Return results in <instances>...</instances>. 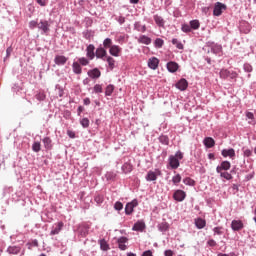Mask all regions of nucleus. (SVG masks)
<instances>
[{"mask_svg":"<svg viewBox=\"0 0 256 256\" xmlns=\"http://www.w3.org/2000/svg\"><path fill=\"white\" fill-rule=\"evenodd\" d=\"M243 153L244 157H251L253 155V151H251L250 149L244 150Z\"/></svg>","mask_w":256,"mask_h":256,"instance_id":"obj_62","label":"nucleus"},{"mask_svg":"<svg viewBox=\"0 0 256 256\" xmlns=\"http://www.w3.org/2000/svg\"><path fill=\"white\" fill-rule=\"evenodd\" d=\"M139 205V201L137 199H133L131 202H128L125 206V214L132 215L133 211H135V207Z\"/></svg>","mask_w":256,"mask_h":256,"instance_id":"obj_4","label":"nucleus"},{"mask_svg":"<svg viewBox=\"0 0 256 256\" xmlns=\"http://www.w3.org/2000/svg\"><path fill=\"white\" fill-rule=\"evenodd\" d=\"M129 238L125 237V236H121L120 238L117 239V243H118V249H120V251H127V245H125V243H128Z\"/></svg>","mask_w":256,"mask_h":256,"instance_id":"obj_10","label":"nucleus"},{"mask_svg":"<svg viewBox=\"0 0 256 256\" xmlns=\"http://www.w3.org/2000/svg\"><path fill=\"white\" fill-rule=\"evenodd\" d=\"M80 125H82L83 129H87L89 127V118H82Z\"/></svg>","mask_w":256,"mask_h":256,"instance_id":"obj_47","label":"nucleus"},{"mask_svg":"<svg viewBox=\"0 0 256 256\" xmlns=\"http://www.w3.org/2000/svg\"><path fill=\"white\" fill-rule=\"evenodd\" d=\"M95 57L96 59H101L102 61H105V59H107V50L103 47V45H100L96 49Z\"/></svg>","mask_w":256,"mask_h":256,"instance_id":"obj_6","label":"nucleus"},{"mask_svg":"<svg viewBox=\"0 0 256 256\" xmlns=\"http://www.w3.org/2000/svg\"><path fill=\"white\" fill-rule=\"evenodd\" d=\"M132 231H145V222L143 221H137L134 226L132 227Z\"/></svg>","mask_w":256,"mask_h":256,"instance_id":"obj_23","label":"nucleus"},{"mask_svg":"<svg viewBox=\"0 0 256 256\" xmlns=\"http://www.w3.org/2000/svg\"><path fill=\"white\" fill-rule=\"evenodd\" d=\"M220 174V177H222L223 179H226V181H231V179H233V175H231V173L229 172H218Z\"/></svg>","mask_w":256,"mask_h":256,"instance_id":"obj_43","label":"nucleus"},{"mask_svg":"<svg viewBox=\"0 0 256 256\" xmlns=\"http://www.w3.org/2000/svg\"><path fill=\"white\" fill-rule=\"evenodd\" d=\"M78 232L81 237H87V235H89V227L81 226L79 227Z\"/></svg>","mask_w":256,"mask_h":256,"instance_id":"obj_32","label":"nucleus"},{"mask_svg":"<svg viewBox=\"0 0 256 256\" xmlns=\"http://www.w3.org/2000/svg\"><path fill=\"white\" fill-rule=\"evenodd\" d=\"M176 89H179V91H186L189 87V82H187V79L181 78L176 84Z\"/></svg>","mask_w":256,"mask_h":256,"instance_id":"obj_9","label":"nucleus"},{"mask_svg":"<svg viewBox=\"0 0 256 256\" xmlns=\"http://www.w3.org/2000/svg\"><path fill=\"white\" fill-rule=\"evenodd\" d=\"M138 43H141L142 45H151V38L146 35H141L138 38Z\"/></svg>","mask_w":256,"mask_h":256,"instance_id":"obj_28","label":"nucleus"},{"mask_svg":"<svg viewBox=\"0 0 256 256\" xmlns=\"http://www.w3.org/2000/svg\"><path fill=\"white\" fill-rule=\"evenodd\" d=\"M32 151H34V153H39V151H41V142H34L32 144Z\"/></svg>","mask_w":256,"mask_h":256,"instance_id":"obj_45","label":"nucleus"},{"mask_svg":"<svg viewBox=\"0 0 256 256\" xmlns=\"http://www.w3.org/2000/svg\"><path fill=\"white\" fill-rule=\"evenodd\" d=\"M245 225L243 224V221L241 220H232L231 222V229L232 231H241Z\"/></svg>","mask_w":256,"mask_h":256,"instance_id":"obj_12","label":"nucleus"},{"mask_svg":"<svg viewBox=\"0 0 256 256\" xmlns=\"http://www.w3.org/2000/svg\"><path fill=\"white\" fill-rule=\"evenodd\" d=\"M122 171L126 174L131 173L133 171V165L129 162L124 163V165H122Z\"/></svg>","mask_w":256,"mask_h":256,"instance_id":"obj_33","label":"nucleus"},{"mask_svg":"<svg viewBox=\"0 0 256 256\" xmlns=\"http://www.w3.org/2000/svg\"><path fill=\"white\" fill-rule=\"evenodd\" d=\"M105 177H106L107 181H114L115 178L117 177V174H115V172H107L105 174Z\"/></svg>","mask_w":256,"mask_h":256,"instance_id":"obj_46","label":"nucleus"},{"mask_svg":"<svg viewBox=\"0 0 256 256\" xmlns=\"http://www.w3.org/2000/svg\"><path fill=\"white\" fill-rule=\"evenodd\" d=\"M94 93H103V86L100 84H96L93 87Z\"/></svg>","mask_w":256,"mask_h":256,"instance_id":"obj_53","label":"nucleus"},{"mask_svg":"<svg viewBox=\"0 0 256 256\" xmlns=\"http://www.w3.org/2000/svg\"><path fill=\"white\" fill-rule=\"evenodd\" d=\"M172 182L174 185H177L178 183H181V174H176L172 177Z\"/></svg>","mask_w":256,"mask_h":256,"instance_id":"obj_51","label":"nucleus"},{"mask_svg":"<svg viewBox=\"0 0 256 256\" xmlns=\"http://www.w3.org/2000/svg\"><path fill=\"white\" fill-rule=\"evenodd\" d=\"M101 251H109L110 247L106 239H100L98 241Z\"/></svg>","mask_w":256,"mask_h":256,"instance_id":"obj_31","label":"nucleus"},{"mask_svg":"<svg viewBox=\"0 0 256 256\" xmlns=\"http://www.w3.org/2000/svg\"><path fill=\"white\" fill-rule=\"evenodd\" d=\"M115 21H117V23H119V25H123L125 23V17L118 16L115 18Z\"/></svg>","mask_w":256,"mask_h":256,"instance_id":"obj_59","label":"nucleus"},{"mask_svg":"<svg viewBox=\"0 0 256 256\" xmlns=\"http://www.w3.org/2000/svg\"><path fill=\"white\" fill-rule=\"evenodd\" d=\"M223 11H227V5L221 2H216L213 9L214 17H221V15H223Z\"/></svg>","mask_w":256,"mask_h":256,"instance_id":"obj_3","label":"nucleus"},{"mask_svg":"<svg viewBox=\"0 0 256 256\" xmlns=\"http://www.w3.org/2000/svg\"><path fill=\"white\" fill-rule=\"evenodd\" d=\"M7 253H9L10 255H18V253H21V247L10 246L7 248Z\"/></svg>","mask_w":256,"mask_h":256,"instance_id":"obj_27","label":"nucleus"},{"mask_svg":"<svg viewBox=\"0 0 256 256\" xmlns=\"http://www.w3.org/2000/svg\"><path fill=\"white\" fill-rule=\"evenodd\" d=\"M157 227L160 233H167V231H169V223L167 222H161Z\"/></svg>","mask_w":256,"mask_h":256,"instance_id":"obj_29","label":"nucleus"},{"mask_svg":"<svg viewBox=\"0 0 256 256\" xmlns=\"http://www.w3.org/2000/svg\"><path fill=\"white\" fill-rule=\"evenodd\" d=\"M158 175H161V171L156 170V172H154V171H151V170H150V171H148V173H147L145 179H146V181H148V182L157 181V176H158Z\"/></svg>","mask_w":256,"mask_h":256,"instance_id":"obj_13","label":"nucleus"},{"mask_svg":"<svg viewBox=\"0 0 256 256\" xmlns=\"http://www.w3.org/2000/svg\"><path fill=\"white\" fill-rule=\"evenodd\" d=\"M121 51L122 48L119 47V45H112L109 49V53L112 55V57H119V55H121Z\"/></svg>","mask_w":256,"mask_h":256,"instance_id":"obj_16","label":"nucleus"},{"mask_svg":"<svg viewBox=\"0 0 256 256\" xmlns=\"http://www.w3.org/2000/svg\"><path fill=\"white\" fill-rule=\"evenodd\" d=\"M79 65H82L83 67H86V65H89V59L85 57H81L78 59Z\"/></svg>","mask_w":256,"mask_h":256,"instance_id":"obj_49","label":"nucleus"},{"mask_svg":"<svg viewBox=\"0 0 256 256\" xmlns=\"http://www.w3.org/2000/svg\"><path fill=\"white\" fill-rule=\"evenodd\" d=\"M95 45L90 44L87 46L86 48V57H88V59H90V61H93V59H95Z\"/></svg>","mask_w":256,"mask_h":256,"instance_id":"obj_11","label":"nucleus"},{"mask_svg":"<svg viewBox=\"0 0 256 256\" xmlns=\"http://www.w3.org/2000/svg\"><path fill=\"white\" fill-rule=\"evenodd\" d=\"M113 47V40L111 38H106L103 41V48L104 49H111Z\"/></svg>","mask_w":256,"mask_h":256,"instance_id":"obj_38","label":"nucleus"},{"mask_svg":"<svg viewBox=\"0 0 256 256\" xmlns=\"http://www.w3.org/2000/svg\"><path fill=\"white\" fill-rule=\"evenodd\" d=\"M11 193H13V187H11V186L4 187L3 197H9V195H11Z\"/></svg>","mask_w":256,"mask_h":256,"instance_id":"obj_42","label":"nucleus"},{"mask_svg":"<svg viewBox=\"0 0 256 256\" xmlns=\"http://www.w3.org/2000/svg\"><path fill=\"white\" fill-rule=\"evenodd\" d=\"M203 143L206 149H212V147H215V139L212 137L204 138Z\"/></svg>","mask_w":256,"mask_h":256,"instance_id":"obj_21","label":"nucleus"},{"mask_svg":"<svg viewBox=\"0 0 256 256\" xmlns=\"http://www.w3.org/2000/svg\"><path fill=\"white\" fill-rule=\"evenodd\" d=\"M183 183H184V185H188L189 187H194L195 180H193L189 177H186V178L183 179Z\"/></svg>","mask_w":256,"mask_h":256,"instance_id":"obj_44","label":"nucleus"},{"mask_svg":"<svg viewBox=\"0 0 256 256\" xmlns=\"http://www.w3.org/2000/svg\"><path fill=\"white\" fill-rule=\"evenodd\" d=\"M194 223L197 229H204L205 225H207V221L203 218H196Z\"/></svg>","mask_w":256,"mask_h":256,"instance_id":"obj_25","label":"nucleus"},{"mask_svg":"<svg viewBox=\"0 0 256 256\" xmlns=\"http://www.w3.org/2000/svg\"><path fill=\"white\" fill-rule=\"evenodd\" d=\"M164 255L165 256H173V255H175V253L173 252V250H165Z\"/></svg>","mask_w":256,"mask_h":256,"instance_id":"obj_64","label":"nucleus"},{"mask_svg":"<svg viewBox=\"0 0 256 256\" xmlns=\"http://www.w3.org/2000/svg\"><path fill=\"white\" fill-rule=\"evenodd\" d=\"M201 27V23H199V20H191L190 21V28L194 31H197Z\"/></svg>","mask_w":256,"mask_h":256,"instance_id":"obj_39","label":"nucleus"},{"mask_svg":"<svg viewBox=\"0 0 256 256\" xmlns=\"http://www.w3.org/2000/svg\"><path fill=\"white\" fill-rule=\"evenodd\" d=\"M148 67L150 69H153V71H155V69L159 67V59H157L156 57L150 58L148 60Z\"/></svg>","mask_w":256,"mask_h":256,"instance_id":"obj_20","label":"nucleus"},{"mask_svg":"<svg viewBox=\"0 0 256 256\" xmlns=\"http://www.w3.org/2000/svg\"><path fill=\"white\" fill-rule=\"evenodd\" d=\"M174 157H176V159H178V161H181V159H183V152H181V151H177L176 153H175V155H173Z\"/></svg>","mask_w":256,"mask_h":256,"instance_id":"obj_60","label":"nucleus"},{"mask_svg":"<svg viewBox=\"0 0 256 256\" xmlns=\"http://www.w3.org/2000/svg\"><path fill=\"white\" fill-rule=\"evenodd\" d=\"M221 155L222 157H230V159H233V157H235V149L233 148H229V149H223L221 151Z\"/></svg>","mask_w":256,"mask_h":256,"instance_id":"obj_19","label":"nucleus"},{"mask_svg":"<svg viewBox=\"0 0 256 256\" xmlns=\"http://www.w3.org/2000/svg\"><path fill=\"white\" fill-rule=\"evenodd\" d=\"M38 30H40L41 35H47V33L51 31V24L49 23V21L41 19L38 22Z\"/></svg>","mask_w":256,"mask_h":256,"instance_id":"obj_2","label":"nucleus"},{"mask_svg":"<svg viewBox=\"0 0 256 256\" xmlns=\"http://www.w3.org/2000/svg\"><path fill=\"white\" fill-rule=\"evenodd\" d=\"M243 69L245 73H251V71H253V66H251L249 63H245Z\"/></svg>","mask_w":256,"mask_h":256,"instance_id":"obj_55","label":"nucleus"},{"mask_svg":"<svg viewBox=\"0 0 256 256\" xmlns=\"http://www.w3.org/2000/svg\"><path fill=\"white\" fill-rule=\"evenodd\" d=\"M61 229H63V222H58L53 226L50 235H59V233H61Z\"/></svg>","mask_w":256,"mask_h":256,"instance_id":"obj_22","label":"nucleus"},{"mask_svg":"<svg viewBox=\"0 0 256 256\" xmlns=\"http://www.w3.org/2000/svg\"><path fill=\"white\" fill-rule=\"evenodd\" d=\"M94 201H95V203H97V205H101V203H103V201H104V198L102 195L98 194L94 197Z\"/></svg>","mask_w":256,"mask_h":256,"instance_id":"obj_54","label":"nucleus"},{"mask_svg":"<svg viewBox=\"0 0 256 256\" xmlns=\"http://www.w3.org/2000/svg\"><path fill=\"white\" fill-rule=\"evenodd\" d=\"M207 245H209V247H216L217 242L214 239H210L207 241Z\"/></svg>","mask_w":256,"mask_h":256,"instance_id":"obj_61","label":"nucleus"},{"mask_svg":"<svg viewBox=\"0 0 256 256\" xmlns=\"http://www.w3.org/2000/svg\"><path fill=\"white\" fill-rule=\"evenodd\" d=\"M87 75L91 79H99V77H101V70H99V68H93L88 70Z\"/></svg>","mask_w":256,"mask_h":256,"instance_id":"obj_14","label":"nucleus"},{"mask_svg":"<svg viewBox=\"0 0 256 256\" xmlns=\"http://www.w3.org/2000/svg\"><path fill=\"white\" fill-rule=\"evenodd\" d=\"M36 3H38L40 7H47L49 0H36Z\"/></svg>","mask_w":256,"mask_h":256,"instance_id":"obj_57","label":"nucleus"},{"mask_svg":"<svg viewBox=\"0 0 256 256\" xmlns=\"http://www.w3.org/2000/svg\"><path fill=\"white\" fill-rule=\"evenodd\" d=\"M163 45H165V41L161 38H156L154 41V46L156 47V49H161V47H163Z\"/></svg>","mask_w":256,"mask_h":256,"instance_id":"obj_41","label":"nucleus"},{"mask_svg":"<svg viewBox=\"0 0 256 256\" xmlns=\"http://www.w3.org/2000/svg\"><path fill=\"white\" fill-rule=\"evenodd\" d=\"M166 67L169 73H177L179 64L177 62L170 61L167 63Z\"/></svg>","mask_w":256,"mask_h":256,"instance_id":"obj_17","label":"nucleus"},{"mask_svg":"<svg viewBox=\"0 0 256 256\" xmlns=\"http://www.w3.org/2000/svg\"><path fill=\"white\" fill-rule=\"evenodd\" d=\"M187 197V193L183 190H176L173 194L174 201H178L179 203L185 201V198Z\"/></svg>","mask_w":256,"mask_h":256,"instance_id":"obj_7","label":"nucleus"},{"mask_svg":"<svg viewBox=\"0 0 256 256\" xmlns=\"http://www.w3.org/2000/svg\"><path fill=\"white\" fill-rule=\"evenodd\" d=\"M158 141L161 145H169V136L162 134L158 137Z\"/></svg>","mask_w":256,"mask_h":256,"instance_id":"obj_36","label":"nucleus"},{"mask_svg":"<svg viewBox=\"0 0 256 256\" xmlns=\"http://www.w3.org/2000/svg\"><path fill=\"white\" fill-rule=\"evenodd\" d=\"M237 72L235 71H229L227 69H222L220 71V77L221 79H237Z\"/></svg>","mask_w":256,"mask_h":256,"instance_id":"obj_5","label":"nucleus"},{"mask_svg":"<svg viewBox=\"0 0 256 256\" xmlns=\"http://www.w3.org/2000/svg\"><path fill=\"white\" fill-rule=\"evenodd\" d=\"M105 61L108 63L110 69H115V59L111 56H106Z\"/></svg>","mask_w":256,"mask_h":256,"instance_id":"obj_37","label":"nucleus"},{"mask_svg":"<svg viewBox=\"0 0 256 256\" xmlns=\"http://www.w3.org/2000/svg\"><path fill=\"white\" fill-rule=\"evenodd\" d=\"M134 29L136 31H139L140 33H145V31H147V26L142 25L141 22H135L134 23Z\"/></svg>","mask_w":256,"mask_h":256,"instance_id":"obj_30","label":"nucleus"},{"mask_svg":"<svg viewBox=\"0 0 256 256\" xmlns=\"http://www.w3.org/2000/svg\"><path fill=\"white\" fill-rule=\"evenodd\" d=\"M207 47L210 48L211 53L217 57H223V46L212 41L206 43Z\"/></svg>","mask_w":256,"mask_h":256,"instance_id":"obj_1","label":"nucleus"},{"mask_svg":"<svg viewBox=\"0 0 256 256\" xmlns=\"http://www.w3.org/2000/svg\"><path fill=\"white\" fill-rule=\"evenodd\" d=\"M181 31H183V33H191V31H192L191 25L182 24Z\"/></svg>","mask_w":256,"mask_h":256,"instance_id":"obj_48","label":"nucleus"},{"mask_svg":"<svg viewBox=\"0 0 256 256\" xmlns=\"http://www.w3.org/2000/svg\"><path fill=\"white\" fill-rule=\"evenodd\" d=\"M72 71L75 75H81V73H83V68H81V64H79V62H73Z\"/></svg>","mask_w":256,"mask_h":256,"instance_id":"obj_24","label":"nucleus"},{"mask_svg":"<svg viewBox=\"0 0 256 256\" xmlns=\"http://www.w3.org/2000/svg\"><path fill=\"white\" fill-rule=\"evenodd\" d=\"M114 209L115 211H123V203L120 201L115 202Z\"/></svg>","mask_w":256,"mask_h":256,"instance_id":"obj_52","label":"nucleus"},{"mask_svg":"<svg viewBox=\"0 0 256 256\" xmlns=\"http://www.w3.org/2000/svg\"><path fill=\"white\" fill-rule=\"evenodd\" d=\"M153 19L158 27H165V19L159 15H154Z\"/></svg>","mask_w":256,"mask_h":256,"instance_id":"obj_26","label":"nucleus"},{"mask_svg":"<svg viewBox=\"0 0 256 256\" xmlns=\"http://www.w3.org/2000/svg\"><path fill=\"white\" fill-rule=\"evenodd\" d=\"M42 143L44 144L45 149H52L53 147V142L49 137H45L44 139H42Z\"/></svg>","mask_w":256,"mask_h":256,"instance_id":"obj_34","label":"nucleus"},{"mask_svg":"<svg viewBox=\"0 0 256 256\" xmlns=\"http://www.w3.org/2000/svg\"><path fill=\"white\" fill-rule=\"evenodd\" d=\"M217 256H237V254H235V252H230L229 254L218 253Z\"/></svg>","mask_w":256,"mask_h":256,"instance_id":"obj_63","label":"nucleus"},{"mask_svg":"<svg viewBox=\"0 0 256 256\" xmlns=\"http://www.w3.org/2000/svg\"><path fill=\"white\" fill-rule=\"evenodd\" d=\"M172 45H175L176 49H180V50L184 49L183 43L179 41L177 38L172 39Z\"/></svg>","mask_w":256,"mask_h":256,"instance_id":"obj_40","label":"nucleus"},{"mask_svg":"<svg viewBox=\"0 0 256 256\" xmlns=\"http://www.w3.org/2000/svg\"><path fill=\"white\" fill-rule=\"evenodd\" d=\"M115 91V86L112 85V84H109L107 87H106V90H105V96L106 97H111L113 95V92Z\"/></svg>","mask_w":256,"mask_h":256,"instance_id":"obj_35","label":"nucleus"},{"mask_svg":"<svg viewBox=\"0 0 256 256\" xmlns=\"http://www.w3.org/2000/svg\"><path fill=\"white\" fill-rule=\"evenodd\" d=\"M39 28V22L37 20H32L29 22V29H38Z\"/></svg>","mask_w":256,"mask_h":256,"instance_id":"obj_50","label":"nucleus"},{"mask_svg":"<svg viewBox=\"0 0 256 256\" xmlns=\"http://www.w3.org/2000/svg\"><path fill=\"white\" fill-rule=\"evenodd\" d=\"M68 58L63 55H56L54 58V63L58 66H63L67 63Z\"/></svg>","mask_w":256,"mask_h":256,"instance_id":"obj_18","label":"nucleus"},{"mask_svg":"<svg viewBox=\"0 0 256 256\" xmlns=\"http://www.w3.org/2000/svg\"><path fill=\"white\" fill-rule=\"evenodd\" d=\"M22 90H23V88H21V86H19L18 84H14V86L12 87V91L16 95L19 94V91H22Z\"/></svg>","mask_w":256,"mask_h":256,"instance_id":"obj_56","label":"nucleus"},{"mask_svg":"<svg viewBox=\"0 0 256 256\" xmlns=\"http://www.w3.org/2000/svg\"><path fill=\"white\" fill-rule=\"evenodd\" d=\"M229 169H231V162L225 160V161H222L221 164L216 167V173L229 171Z\"/></svg>","mask_w":256,"mask_h":256,"instance_id":"obj_8","label":"nucleus"},{"mask_svg":"<svg viewBox=\"0 0 256 256\" xmlns=\"http://www.w3.org/2000/svg\"><path fill=\"white\" fill-rule=\"evenodd\" d=\"M168 161L171 169H179V159H177L174 155H170Z\"/></svg>","mask_w":256,"mask_h":256,"instance_id":"obj_15","label":"nucleus"},{"mask_svg":"<svg viewBox=\"0 0 256 256\" xmlns=\"http://www.w3.org/2000/svg\"><path fill=\"white\" fill-rule=\"evenodd\" d=\"M221 227H214L213 228V233L214 235H223V231H221Z\"/></svg>","mask_w":256,"mask_h":256,"instance_id":"obj_58","label":"nucleus"}]
</instances>
